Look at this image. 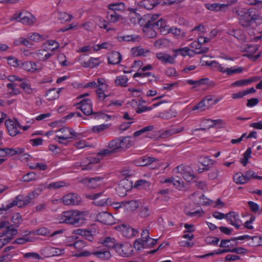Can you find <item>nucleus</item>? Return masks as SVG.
Wrapping results in <instances>:
<instances>
[{
	"label": "nucleus",
	"mask_w": 262,
	"mask_h": 262,
	"mask_svg": "<svg viewBox=\"0 0 262 262\" xmlns=\"http://www.w3.org/2000/svg\"><path fill=\"white\" fill-rule=\"evenodd\" d=\"M88 215L87 211L69 210L61 214L60 221L61 223L79 226L84 223Z\"/></svg>",
	"instance_id": "obj_1"
},
{
	"label": "nucleus",
	"mask_w": 262,
	"mask_h": 262,
	"mask_svg": "<svg viewBox=\"0 0 262 262\" xmlns=\"http://www.w3.org/2000/svg\"><path fill=\"white\" fill-rule=\"evenodd\" d=\"M134 144V142L129 136L115 138L110 141L108 148L113 152H121L128 148Z\"/></svg>",
	"instance_id": "obj_2"
},
{
	"label": "nucleus",
	"mask_w": 262,
	"mask_h": 262,
	"mask_svg": "<svg viewBox=\"0 0 262 262\" xmlns=\"http://www.w3.org/2000/svg\"><path fill=\"white\" fill-rule=\"evenodd\" d=\"M253 9L239 8L236 10L235 13L238 16L240 24L244 27H249L252 21L259 19V14L252 15Z\"/></svg>",
	"instance_id": "obj_3"
},
{
	"label": "nucleus",
	"mask_w": 262,
	"mask_h": 262,
	"mask_svg": "<svg viewBox=\"0 0 262 262\" xmlns=\"http://www.w3.org/2000/svg\"><path fill=\"white\" fill-rule=\"evenodd\" d=\"M210 67L214 70L226 74L228 76H232L235 74L241 73L243 71V68L241 67H231L230 68L225 67L223 64H220L215 60L209 63Z\"/></svg>",
	"instance_id": "obj_4"
},
{
	"label": "nucleus",
	"mask_w": 262,
	"mask_h": 262,
	"mask_svg": "<svg viewBox=\"0 0 262 262\" xmlns=\"http://www.w3.org/2000/svg\"><path fill=\"white\" fill-rule=\"evenodd\" d=\"M30 203L27 195H18L15 199L6 204L0 206V211H7L12 207L17 206L18 207H24Z\"/></svg>",
	"instance_id": "obj_5"
},
{
	"label": "nucleus",
	"mask_w": 262,
	"mask_h": 262,
	"mask_svg": "<svg viewBox=\"0 0 262 262\" xmlns=\"http://www.w3.org/2000/svg\"><path fill=\"white\" fill-rule=\"evenodd\" d=\"M11 20H16L25 25H32L36 21V18L30 12L23 11L16 12L11 18Z\"/></svg>",
	"instance_id": "obj_6"
},
{
	"label": "nucleus",
	"mask_w": 262,
	"mask_h": 262,
	"mask_svg": "<svg viewBox=\"0 0 262 262\" xmlns=\"http://www.w3.org/2000/svg\"><path fill=\"white\" fill-rule=\"evenodd\" d=\"M58 133L56 135V139H62L63 140H67L76 136L77 133L71 128L63 127L55 131Z\"/></svg>",
	"instance_id": "obj_7"
},
{
	"label": "nucleus",
	"mask_w": 262,
	"mask_h": 262,
	"mask_svg": "<svg viewBox=\"0 0 262 262\" xmlns=\"http://www.w3.org/2000/svg\"><path fill=\"white\" fill-rule=\"evenodd\" d=\"M40 253L42 255L47 257L58 256L62 255L64 253V249L47 246L40 250Z\"/></svg>",
	"instance_id": "obj_8"
},
{
	"label": "nucleus",
	"mask_w": 262,
	"mask_h": 262,
	"mask_svg": "<svg viewBox=\"0 0 262 262\" xmlns=\"http://www.w3.org/2000/svg\"><path fill=\"white\" fill-rule=\"evenodd\" d=\"M92 254L97 258L103 260L109 259L112 256L110 250L101 246L94 250Z\"/></svg>",
	"instance_id": "obj_9"
},
{
	"label": "nucleus",
	"mask_w": 262,
	"mask_h": 262,
	"mask_svg": "<svg viewBox=\"0 0 262 262\" xmlns=\"http://www.w3.org/2000/svg\"><path fill=\"white\" fill-rule=\"evenodd\" d=\"M132 188L130 182L128 180H123L120 182L117 187L116 188V191L120 196H124L126 193Z\"/></svg>",
	"instance_id": "obj_10"
},
{
	"label": "nucleus",
	"mask_w": 262,
	"mask_h": 262,
	"mask_svg": "<svg viewBox=\"0 0 262 262\" xmlns=\"http://www.w3.org/2000/svg\"><path fill=\"white\" fill-rule=\"evenodd\" d=\"M78 107L83 113L85 115H90L93 113L92 109V103L88 98H84L79 102Z\"/></svg>",
	"instance_id": "obj_11"
},
{
	"label": "nucleus",
	"mask_w": 262,
	"mask_h": 262,
	"mask_svg": "<svg viewBox=\"0 0 262 262\" xmlns=\"http://www.w3.org/2000/svg\"><path fill=\"white\" fill-rule=\"evenodd\" d=\"M116 251L121 256L127 257L131 255L132 247L129 244H118L116 247Z\"/></svg>",
	"instance_id": "obj_12"
},
{
	"label": "nucleus",
	"mask_w": 262,
	"mask_h": 262,
	"mask_svg": "<svg viewBox=\"0 0 262 262\" xmlns=\"http://www.w3.org/2000/svg\"><path fill=\"white\" fill-rule=\"evenodd\" d=\"M236 0H232L230 3H228L227 4H206L205 7L209 10L216 11H225L228 7L232 4L236 3Z\"/></svg>",
	"instance_id": "obj_13"
},
{
	"label": "nucleus",
	"mask_w": 262,
	"mask_h": 262,
	"mask_svg": "<svg viewBox=\"0 0 262 262\" xmlns=\"http://www.w3.org/2000/svg\"><path fill=\"white\" fill-rule=\"evenodd\" d=\"M80 200L79 195L75 193H68L62 198V203L66 205H78Z\"/></svg>",
	"instance_id": "obj_14"
},
{
	"label": "nucleus",
	"mask_w": 262,
	"mask_h": 262,
	"mask_svg": "<svg viewBox=\"0 0 262 262\" xmlns=\"http://www.w3.org/2000/svg\"><path fill=\"white\" fill-rule=\"evenodd\" d=\"M90 198L94 200V203L98 206H104L111 204L108 198L103 194V193H94L90 195Z\"/></svg>",
	"instance_id": "obj_15"
},
{
	"label": "nucleus",
	"mask_w": 262,
	"mask_h": 262,
	"mask_svg": "<svg viewBox=\"0 0 262 262\" xmlns=\"http://www.w3.org/2000/svg\"><path fill=\"white\" fill-rule=\"evenodd\" d=\"M6 228L5 231L0 233V237L3 236H9L10 235H14L17 233V230L14 229L11 226H9L8 221H2L0 223V229Z\"/></svg>",
	"instance_id": "obj_16"
},
{
	"label": "nucleus",
	"mask_w": 262,
	"mask_h": 262,
	"mask_svg": "<svg viewBox=\"0 0 262 262\" xmlns=\"http://www.w3.org/2000/svg\"><path fill=\"white\" fill-rule=\"evenodd\" d=\"M159 16V14H148L144 15L143 17V22L141 23V26H144V28H150L153 26Z\"/></svg>",
	"instance_id": "obj_17"
},
{
	"label": "nucleus",
	"mask_w": 262,
	"mask_h": 262,
	"mask_svg": "<svg viewBox=\"0 0 262 262\" xmlns=\"http://www.w3.org/2000/svg\"><path fill=\"white\" fill-rule=\"evenodd\" d=\"M226 219L230 223L231 225L234 226L237 229H239L242 222L239 219V215L235 212H230L226 214Z\"/></svg>",
	"instance_id": "obj_18"
},
{
	"label": "nucleus",
	"mask_w": 262,
	"mask_h": 262,
	"mask_svg": "<svg viewBox=\"0 0 262 262\" xmlns=\"http://www.w3.org/2000/svg\"><path fill=\"white\" fill-rule=\"evenodd\" d=\"M5 126L8 130L9 135L11 136H15L18 133L17 127L19 126L18 123L11 119H7L5 121Z\"/></svg>",
	"instance_id": "obj_19"
},
{
	"label": "nucleus",
	"mask_w": 262,
	"mask_h": 262,
	"mask_svg": "<svg viewBox=\"0 0 262 262\" xmlns=\"http://www.w3.org/2000/svg\"><path fill=\"white\" fill-rule=\"evenodd\" d=\"M33 234L42 235V236H49L51 237L54 236L57 234H61L63 232L62 230H59L51 233L49 229L45 227H40L38 229L32 231Z\"/></svg>",
	"instance_id": "obj_20"
},
{
	"label": "nucleus",
	"mask_w": 262,
	"mask_h": 262,
	"mask_svg": "<svg viewBox=\"0 0 262 262\" xmlns=\"http://www.w3.org/2000/svg\"><path fill=\"white\" fill-rule=\"evenodd\" d=\"M97 219L104 224H112L114 223V217L106 212H102L98 214Z\"/></svg>",
	"instance_id": "obj_21"
},
{
	"label": "nucleus",
	"mask_w": 262,
	"mask_h": 262,
	"mask_svg": "<svg viewBox=\"0 0 262 262\" xmlns=\"http://www.w3.org/2000/svg\"><path fill=\"white\" fill-rule=\"evenodd\" d=\"M156 57L162 63L173 64L175 62L174 58L177 56L174 55L173 57L162 52L157 53L156 55Z\"/></svg>",
	"instance_id": "obj_22"
},
{
	"label": "nucleus",
	"mask_w": 262,
	"mask_h": 262,
	"mask_svg": "<svg viewBox=\"0 0 262 262\" xmlns=\"http://www.w3.org/2000/svg\"><path fill=\"white\" fill-rule=\"evenodd\" d=\"M98 160H97L96 159H88V158H86V159H84L80 164V165L78 164V163H77V166H81L82 168H81V169L82 170H92L93 169V164H95V163H98Z\"/></svg>",
	"instance_id": "obj_23"
},
{
	"label": "nucleus",
	"mask_w": 262,
	"mask_h": 262,
	"mask_svg": "<svg viewBox=\"0 0 262 262\" xmlns=\"http://www.w3.org/2000/svg\"><path fill=\"white\" fill-rule=\"evenodd\" d=\"M122 235L127 238H131L136 235L138 231L129 226L122 225L120 227Z\"/></svg>",
	"instance_id": "obj_24"
},
{
	"label": "nucleus",
	"mask_w": 262,
	"mask_h": 262,
	"mask_svg": "<svg viewBox=\"0 0 262 262\" xmlns=\"http://www.w3.org/2000/svg\"><path fill=\"white\" fill-rule=\"evenodd\" d=\"M159 4L160 2L158 0H143L138 5L147 10H150Z\"/></svg>",
	"instance_id": "obj_25"
},
{
	"label": "nucleus",
	"mask_w": 262,
	"mask_h": 262,
	"mask_svg": "<svg viewBox=\"0 0 262 262\" xmlns=\"http://www.w3.org/2000/svg\"><path fill=\"white\" fill-rule=\"evenodd\" d=\"M19 67H21L26 71L31 72H33L39 70V69L37 68L36 63L32 61L20 62Z\"/></svg>",
	"instance_id": "obj_26"
},
{
	"label": "nucleus",
	"mask_w": 262,
	"mask_h": 262,
	"mask_svg": "<svg viewBox=\"0 0 262 262\" xmlns=\"http://www.w3.org/2000/svg\"><path fill=\"white\" fill-rule=\"evenodd\" d=\"M201 42L200 39H198V41H193L192 42L190 46L192 48L198 50V51H195V54H202L205 53H207L209 50V48L207 47L201 48Z\"/></svg>",
	"instance_id": "obj_27"
},
{
	"label": "nucleus",
	"mask_w": 262,
	"mask_h": 262,
	"mask_svg": "<svg viewBox=\"0 0 262 262\" xmlns=\"http://www.w3.org/2000/svg\"><path fill=\"white\" fill-rule=\"evenodd\" d=\"M101 243L102 244V246L104 248L105 247L107 248L106 249L109 250L111 248H114L115 250L117 245H118V244L116 243L115 239L111 237H105Z\"/></svg>",
	"instance_id": "obj_28"
},
{
	"label": "nucleus",
	"mask_w": 262,
	"mask_h": 262,
	"mask_svg": "<svg viewBox=\"0 0 262 262\" xmlns=\"http://www.w3.org/2000/svg\"><path fill=\"white\" fill-rule=\"evenodd\" d=\"M43 47L53 52L59 48V43L54 40H48L43 45Z\"/></svg>",
	"instance_id": "obj_29"
},
{
	"label": "nucleus",
	"mask_w": 262,
	"mask_h": 262,
	"mask_svg": "<svg viewBox=\"0 0 262 262\" xmlns=\"http://www.w3.org/2000/svg\"><path fill=\"white\" fill-rule=\"evenodd\" d=\"M121 60V56L118 52H113L108 57V62L110 64H116Z\"/></svg>",
	"instance_id": "obj_30"
},
{
	"label": "nucleus",
	"mask_w": 262,
	"mask_h": 262,
	"mask_svg": "<svg viewBox=\"0 0 262 262\" xmlns=\"http://www.w3.org/2000/svg\"><path fill=\"white\" fill-rule=\"evenodd\" d=\"M122 204L126 210L129 211L135 210L139 206L138 202L136 200H131L129 201H122Z\"/></svg>",
	"instance_id": "obj_31"
},
{
	"label": "nucleus",
	"mask_w": 262,
	"mask_h": 262,
	"mask_svg": "<svg viewBox=\"0 0 262 262\" xmlns=\"http://www.w3.org/2000/svg\"><path fill=\"white\" fill-rule=\"evenodd\" d=\"M17 84L14 83H9L7 84L8 94L11 96H14L21 93L20 90L16 88Z\"/></svg>",
	"instance_id": "obj_32"
},
{
	"label": "nucleus",
	"mask_w": 262,
	"mask_h": 262,
	"mask_svg": "<svg viewBox=\"0 0 262 262\" xmlns=\"http://www.w3.org/2000/svg\"><path fill=\"white\" fill-rule=\"evenodd\" d=\"M132 54L134 56H145L146 54L149 52V51L146 49L141 48L140 47L133 48L131 50Z\"/></svg>",
	"instance_id": "obj_33"
},
{
	"label": "nucleus",
	"mask_w": 262,
	"mask_h": 262,
	"mask_svg": "<svg viewBox=\"0 0 262 262\" xmlns=\"http://www.w3.org/2000/svg\"><path fill=\"white\" fill-rule=\"evenodd\" d=\"M129 20L130 22L134 25L140 23L141 25V23L143 22V17H141L139 13L134 11L129 13Z\"/></svg>",
	"instance_id": "obj_34"
},
{
	"label": "nucleus",
	"mask_w": 262,
	"mask_h": 262,
	"mask_svg": "<svg viewBox=\"0 0 262 262\" xmlns=\"http://www.w3.org/2000/svg\"><path fill=\"white\" fill-rule=\"evenodd\" d=\"M60 89H52L47 91L46 97L47 99L50 101L54 100L59 97Z\"/></svg>",
	"instance_id": "obj_35"
},
{
	"label": "nucleus",
	"mask_w": 262,
	"mask_h": 262,
	"mask_svg": "<svg viewBox=\"0 0 262 262\" xmlns=\"http://www.w3.org/2000/svg\"><path fill=\"white\" fill-rule=\"evenodd\" d=\"M102 183V179L100 178H91L88 180L87 185L89 188H96L99 187Z\"/></svg>",
	"instance_id": "obj_36"
},
{
	"label": "nucleus",
	"mask_w": 262,
	"mask_h": 262,
	"mask_svg": "<svg viewBox=\"0 0 262 262\" xmlns=\"http://www.w3.org/2000/svg\"><path fill=\"white\" fill-rule=\"evenodd\" d=\"M190 170V167L189 166L181 164L174 168L173 170V172L176 174L179 173L183 177L184 175L187 173L188 170Z\"/></svg>",
	"instance_id": "obj_37"
},
{
	"label": "nucleus",
	"mask_w": 262,
	"mask_h": 262,
	"mask_svg": "<svg viewBox=\"0 0 262 262\" xmlns=\"http://www.w3.org/2000/svg\"><path fill=\"white\" fill-rule=\"evenodd\" d=\"M150 183L145 180H139L137 181L134 185V187L138 189H147L150 186Z\"/></svg>",
	"instance_id": "obj_38"
},
{
	"label": "nucleus",
	"mask_w": 262,
	"mask_h": 262,
	"mask_svg": "<svg viewBox=\"0 0 262 262\" xmlns=\"http://www.w3.org/2000/svg\"><path fill=\"white\" fill-rule=\"evenodd\" d=\"M107 8L110 10H113L114 12L122 11L125 9L124 4L123 3H117L111 4L107 6Z\"/></svg>",
	"instance_id": "obj_39"
},
{
	"label": "nucleus",
	"mask_w": 262,
	"mask_h": 262,
	"mask_svg": "<svg viewBox=\"0 0 262 262\" xmlns=\"http://www.w3.org/2000/svg\"><path fill=\"white\" fill-rule=\"evenodd\" d=\"M128 78L126 76L122 75L117 76L115 80V83L116 85L121 86H126Z\"/></svg>",
	"instance_id": "obj_40"
},
{
	"label": "nucleus",
	"mask_w": 262,
	"mask_h": 262,
	"mask_svg": "<svg viewBox=\"0 0 262 262\" xmlns=\"http://www.w3.org/2000/svg\"><path fill=\"white\" fill-rule=\"evenodd\" d=\"M27 37L31 40L34 41L36 42H40L45 40L43 36L40 35L37 33H29L27 35Z\"/></svg>",
	"instance_id": "obj_41"
},
{
	"label": "nucleus",
	"mask_w": 262,
	"mask_h": 262,
	"mask_svg": "<svg viewBox=\"0 0 262 262\" xmlns=\"http://www.w3.org/2000/svg\"><path fill=\"white\" fill-rule=\"evenodd\" d=\"M107 18L110 23H115L121 18V16L118 14L116 12H108L107 13Z\"/></svg>",
	"instance_id": "obj_42"
},
{
	"label": "nucleus",
	"mask_w": 262,
	"mask_h": 262,
	"mask_svg": "<svg viewBox=\"0 0 262 262\" xmlns=\"http://www.w3.org/2000/svg\"><path fill=\"white\" fill-rule=\"evenodd\" d=\"M121 40L128 42L139 41L140 37L138 35H124L120 37Z\"/></svg>",
	"instance_id": "obj_43"
},
{
	"label": "nucleus",
	"mask_w": 262,
	"mask_h": 262,
	"mask_svg": "<svg viewBox=\"0 0 262 262\" xmlns=\"http://www.w3.org/2000/svg\"><path fill=\"white\" fill-rule=\"evenodd\" d=\"M233 180L235 183L238 184H244L246 183L244 174L242 172L235 173L233 176Z\"/></svg>",
	"instance_id": "obj_44"
},
{
	"label": "nucleus",
	"mask_w": 262,
	"mask_h": 262,
	"mask_svg": "<svg viewBox=\"0 0 262 262\" xmlns=\"http://www.w3.org/2000/svg\"><path fill=\"white\" fill-rule=\"evenodd\" d=\"M19 86L27 94H31L34 91V89L31 88L29 83L25 81L21 82L19 84Z\"/></svg>",
	"instance_id": "obj_45"
},
{
	"label": "nucleus",
	"mask_w": 262,
	"mask_h": 262,
	"mask_svg": "<svg viewBox=\"0 0 262 262\" xmlns=\"http://www.w3.org/2000/svg\"><path fill=\"white\" fill-rule=\"evenodd\" d=\"M66 186H67V185L66 182L63 181H58L49 184L47 188L50 189L55 190Z\"/></svg>",
	"instance_id": "obj_46"
},
{
	"label": "nucleus",
	"mask_w": 262,
	"mask_h": 262,
	"mask_svg": "<svg viewBox=\"0 0 262 262\" xmlns=\"http://www.w3.org/2000/svg\"><path fill=\"white\" fill-rule=\"evenodd\" d=\"M73 16L65 12H58V18L62 21H69L73 18Z\"/></svg>",
	"instance_id": "obj_47"
},
{
	"label": "nucleus",
	"mask_w": 262,
	"mask_h": 262,
	"mask_svg": "<svg viewBox=\"0 0 262 262\" xmlns=\"http://www.w3.org/2000/svg\"><path fill=\"white\" fill-rule=\"evenodd\" d=\"M7 156H12L15 155L21 154L24 152V149L22 148H6Z\"/></svg>",
	"instance_id": "obj_48"
},
{
	"label": "nucleus",
	"mask_w": 262,
	"mask_h": 262,
	"mask_svg": "<svg viewBox=\"0 0 262 262\" xmlns=\"http://www.w3.org/2000/svg\"><path fill=\"white\" fill-rule=\"evenodd\" d=\"M108 127L109 126L107 124H102L93 126L91 128V131L94 133H99L108 129Z\"/></svg>",
	"instance_id": "obj_49"
},
{
	"label": "nucleus",
	"mask_w": 262,
	"mask_h": 262,
	"mask_svg": "<svg viewBox=\"0 0 262 262\" xmlns=\"http://www.w3.org/2000/svg\"><path fill=\"white\" fill-rule=\"evenodd\" d=\"M210 107V105H207L205 101L203 100L201 102H199L194 106L192 108V111L199 110L200 112L204 111L206 108H209Z\"/></svg>",
	"instance_id": "obj_50"
},
{
	"label": "nucleus",
	"mask_w": 262,
	"mask_h": 262,
	"mask_svg": "<svg viewBox=\"0 0 262 262\" xmlns=\"http://www.w3.org/2000/svg\"><path fill=\"white\" fill-rule=\"evenodd\" d=\"M254 80L253 79H242L240 80H237L232 83L231 85L232 86H242L244 85H247L250 84L251 82L253 81Z\"/></svg>",
	"instance_id": "obj_51"
},
{
	"label": "nucleus",
	"mask_w": 262,
	"mask_h": 262,
	"mask_svg": "<svg viewBox=\"0 0 262 262\" xmlns=\"http://www.w3.org/2000/svg\"><path fill=\"white\" fill-rule=\"evenodd\" d=\"M154 129V126H153V125H149V126H146V127L141 129L140 130L135 132L133 135L134 137H138L146 132L152 130Z\"/></svg>",
	"instance_id": "obj_52"
},
{
	"label": "nucleus",
	"mask_w": 262,
	"mask_h": 262,
	"mask_svg": "<svg viewBox=\"0 0 262 262\" xmlns=\"http://www.w3.org/2000/svg\"><path fill=\"white\" fill-rule=\"evenodd\" d=\"M134 247L137 250H142L144 248H146L144 240L141 238H138L134 242Z\"/></svg>",
	"instance_id": "obj_53"
},
{
	"label": "nucleus",
	"mask_w": 262,
	"mask_h": 262,
	"mask_svg": "<svg viewBox=\"0 0 262 262\" xmlns=\"http://www.w3.org/2000/svg\"><path fill=\"white\" fill-rule=\"evenodd\" d=\"M41 191H42L41 188H37L34 191L29 193L27 194V196L31 202L32 200L35 199L38 195H39L41 194Z\"/></svg>",
	"instance_id": "obj_54"
},
{
	"label": "nucleus",
	"mask_w": 262,
	"mask_h": 262,
	"mask_svg": "<svg viewBox=\"0 0 262 262\" xmlns=\"http://www.w3.org/2000/svg\"><path fill=\"white\" fill-rule=\"evenodd\" d=\"M35 241V238L28 236H24L17 238L14 242L18 244H24L27 242H32Z\"/></svg>",
	"instance_id": "obj_55"
},
{
	"label": "nucleus",
	"mask_w": 262,
	"mask_h": 262,
	"mask_svg": "<svg viewBox=\"0 0 262 262\" xmlns=\"http://www.w3.org/2000/svg\"><path fill=\"white\" fill-rule=\"evenodd\" d=\"M8 64L14 67H18L20 65V62L16 58L10 56L7 58Z\"/></svg>",
	"instance_id": "obj_56"
},
{
	"label": "nucleus",
	"mask_w": 262,
	"mask_h": 262,
	"mask_svg": "<svg viewBox=\"0 0 262 262\" xmlns=\"http://www.w3.org/2000/svg\"><path fill=\"white\" fill-rule=\"evenodd\" d=\"M96 88L102 90H107L108 85L105 79L103 78H98L97 79V85Z\"/></svg>",
	"instance_id": "obj_57"
},
{
	"label": "nucleus",
	"mask_w": 262,
	"mask_h": 262,
	"mask_svg": "<svg viewBox=\"0 0 262 262\" xmlns=\"http://www.w3.org/2000/svg\"><path fill=\"white\" fill-rule=\"evenodd\" d=\"M46 49L38 50L35 51L33 52V57L39 60L42 61V60L43 59V55L46 52Z\"/></svg>",
	"instance_id": "obj_58"
},
{
	"label": "nucleus",
	"mask_w": 262,
	"mask_h": 262,
	"mask_svg": "<svg viewBox=\"0 0 262 262\" xmlns=\"http://www.w3.org/2000/svg\"><path fill=\"white\" fill-rule=\"evenodd\" d=\"M170 32L177 37H182L184 36V32L176 27L170 28Z\"/></svg>",
	"instance_id": "obj_59"
},
{
	"label": "nucleus",
	"mask_w": 262,
	"mask_h": 262,
	"mask_svg": "<svg viewBox=\"0 0 262 262\" xmlns=\"http://www.w3.org/2000/svg\"><path fill=\"white\" fill-rule=\"evenodd\" d=\"M157 241L156 239L148 237L144 241L146 248H151L157 244Z\"/></svg>",
	"instance_id": "obj_60"
},
{
	"label": "nucleus",
	"mask_w": 262,
	"mask_h": 262,
	"mask_svg": "<svg viewBox=\"0 0 262 262\" xmlns=\"http://www.w3.org/2000/svg\"><path fill=\"white\" fill-rule=\"evenodd\" d=\"M153 28H145L144 31L145 32L146 35L148 38H154L156 36V31L152 29Z\"/></svg>",
	"instance_id": "obj_61"
},
{
	"label": "nucleus",
	"mask_w": 262,
	"mask_h": 262,
	"mask_svg": "<svg viewBox=\"0 0 262 262\" xmlns=\"http://www.w3.org/2000/svg\"><path fill=\"white\" fill-rule=\"evenodd\" d=\"M220 171L219 169L212 170L208 173V177L210 180H216L219 177Z\"/></svg>",
	"instance_id": "obj_62"
},
{
	"label": "nucleus",
	"mask_w": 262,
	"mask_h": 262,
	"mask_svg": "<svg viewBox=\"0 0 262 262\" xmlns=\"http://www.w3.org/2000/svg\"><path fill=\"white\" fill-rule=\"evenodd\" d=\"M220 239L218 237L211 236L207 237L205 239V242L207 244L213 245H217Z\"/></svg>",
	"instance_id": "obj_63"
},
{
	"label": "nucleus",
	"mask_w": 262,
	"mask_h": 262,
	"mask_svg": "<svg viewBox=\"0 0 262 262\" xmlns=\"http://www.w3.org/2000/svg\"><path fill=\"white\" fill-rule=\"evenodd\" d=\"M11 221L14 224L18 226L22 222L20 214L18 213H15L12 216Z\"/></svg>",
	"instance_id": "obj_64"
}]
</instances>
